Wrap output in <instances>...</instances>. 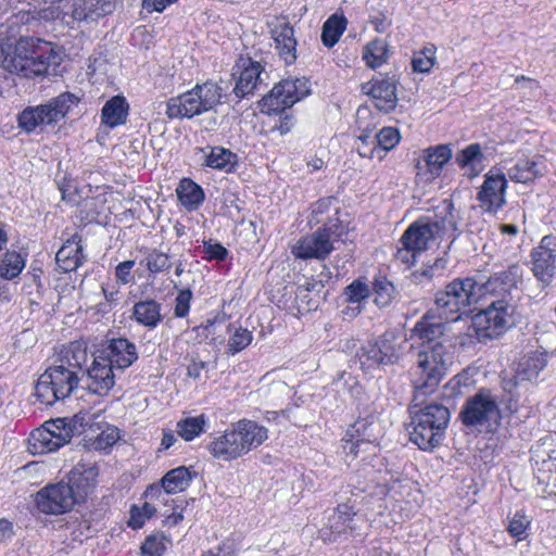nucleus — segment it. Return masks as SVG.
I'll return each mask as SVG.
<instances>
[{"label":"nucleus","mask_w":556,"mask_h":556,"mask_svg":"<svg viewBox=\"0 0 556 556\" xmlns=\"http://www.w3.org/2000/svg\"><path fill=\"white\" fill-rule=\"evenodd\" d=\"M87 344L73 341L64 350L61 364L49 367L41 374L35 386V395L45 405H52L71 395L83 378L87 366Z\"/></svg>","instance_id":"f257e3e1"},{"label":"nucleus","mask_w":556,"mask_h":556,"mask_svg":"<svg viewBox=\"0 0 556 556\" xmlns=\"http://www.w3.org/2000/svg\"><path fill=\"white\" fill-rule=\"evenodd\" d=\"M429 394L414 391L408 408L409 440L426 452H431L443 443L451 420L448 407L435 401L427 402L426 396Z\"/></svg>","instance_id":"f03ea898"},{"label":"nucleus","mask_w":556,"mask_h":556,"mask_svg":"<svg viewBox=\"0 0 556 556\" xmlns=\"http://www.w3.org/2000/svg\"><path fill=\"white\" fill-rule=\"evenodd\" d=\"M456 342L438 341L435 345H418L415 359L414 391L433 393L453 364Z\"/></svg>","instance_id":"7ed1b4c3"},{"label":"nucleus","mask_w":556,"mask_h":556,"mask_svg":"<svg viewBox=\"0 0 556 556\" xmlns=\"http://www.w3.org/2000/svg\"><path fill=\"white\" fill-rule=\"evenodd\" d=\"M61 58L49 41L34 37L17 40L12 55H7L3 66L10 72L24 77L48 74L51 65L58 66Z\"/></svg>","instance_id":"20e7f679"},{"label":"nucleus","mask_w":556,"mask_h":556,"mask_svg":"<svg viewBox=\"0 0 556 556\" xmlns=\"http://www.w3.org/2000/svg\"><path fill=\"white\" fill-rule=\"evenodd\" d=\"M450 203L444 212L434 216H421L412 223L401 236L420 253L427 251L432 242L443 238L454 242L458 237L457 217Z\"/></svg>","instance_id":"39448f33"},{"label":"nucleus","mask_w":556,"mask_h":556,"mask_svg":"<svg viewBox=\"0 0 556 556\" xmlns=\"http://www.w3.org/2000/svg\"><path fill=\"white\" fill-rule=\"evenodd\" d=\"M458 418L471 431L494 434L502 422L497 395L488 388H480L464 402Z\"/></svg>","instance_id":"423d86ee"},{"label":"nucleus","mask_w":556,"mask_h":556,"mask_svg":"<svg viewBox=\"0 0 556 556\" xmlns=\"http://www.w3.org/2000/svg\"><path fill=\"white\" fill-rule=\"evenodd\" d=\"M477 294L475 278H455L444 289L435 292L434 303L430 308L446 323L457 321L470 311L472 304L479 302Z\"/></svg>","instance_id":"0eeeda50"},{"label":"nucleus","mask_w":556,"mask_h":556,"mask_svg":"<svg viewBox=\"0 0 556 556\" xmlns=\"http://www.w3.org/2000/svg\"><path fill=\"white\" fill-rule=\"evenodd\" d=\"M223 88L213 81L197 84L191 90L170 98L165 114L169 119H191L214 110L222 102Z\"/></svg>","instance_id":"6e6552de"},{"label":"nucleus","mask_w":556,"mask_h":556,"mask_svg":"<svg viewBox=\"0 0 556 556\" xmlns=\"http://www.w3.org/2000/svg\"><path fill=\"white\" fill-rule=\"evenodd\" d=\"M405 341L401 340L393 332H384L374 342L363 345L356 353L359 367L364 372L393 365L402 356Z\"/></svg>","instance_id":"1a4fd4ad"},{"label":"nucleus","mask_w":556,"mask_h":556,"mask_svg":"<svg viewBox=\"0 0 556 556\" xmlns=\"http://www.w3.org/2000/svg\"><path fill=\"white\" fill-rule=\"evenodd\" d=\"M311 93L308 79L305 77L286 78L275 84L273 89L258 102L262 113L277 115L285 113Z\"/></svg>","instance_id":"9d476101"},{"label":"nucleus","mask_w":556,"mask_h":556,"mask_svg":"<svg viewBox=\"0 0 556 556\" xmlns=\"http://www.w3.org/2000/svg\"><path fill=\"white\" fill-rule=\"evenodd\" d=\"M516 304L505 301H491L472 319L479 339H494L514 325Z\"/></svg>","instance_id":"9b49d317"},{"label":"nucleus","mask_w":556,"mask_h":556,"mask_svg":"<svg viewBox=\"0 0 556 556\" xmlns=\"http://www.w3.org/2000/svg\"><path fill=\"white\" fill-rule=\"evenodd\" d=\"M523 269L519 264H511L506 269L493 273L485 281L476 280L478 301L490 298L491 301L513 302L514 293L518 292Z\"/></svg>","instance_id":"f8f14e48"},{"label":"nucleus","mask_w":556,"mask_h":556,"mask_svg":"<svg viewBox=\"0 0 556 556\" xmlns=\"http://www.w3.org/2000/svg\"><path fill=\"white\" fill-rule=\"evenodd\" d=\"M381 429L377 416L368 414L358 417L345 431L342 448L348 456L357 457L359 453L369 452L378 446Z\"/></svg>","instance_id":"ddd939ff"},{"label":"nucleus","mask_w":556,"mask_h":556,"mask_svg":"<svg viewBox=\"0 0 556 556\" xmlns=\"http://www.w3.org/2000/svg\"><path fill=\"white\" fill-rule=\"evenodd\" d=\"M531 271L541 288H547L556 277V237L544 236L530 252Z\"/></svg>","instance_id":"4468645a"},{"label":"nucleus","mask_w":556,"mask_h":556,"mask_svg":"<svg viewBox=\"0 0 556 556\" xmlns=\"http://www.w3.org/2000/svg\"><path fill=\"white\" fill-rule=\"evenodd\" d=\"M546 363L544 354L538 352L530 353L519 361L514 377L503 380V390L509 394L507 409L510 413H515L518 409L515 389L523 381L536 379L539 374L545 368Z\"/></svg>","instance_id":"2eb2a0df"},{"label":"nucleus","mask_w":556,"mask_h":556,"mask_svg":"<svg viewBox=\"0 0 556 556\" xmlns=\"http://www.w3.org/2000/svg\"><path fill=\"white\" fill-rule=\"evenodd\" d=\"M453 156L450 144H438L424 149L415 164L416 179L420 184H430L437 179Z\"/></svg>","instance_id":"dca6fc26"},{"label":"nucleus","mask_w":556,"mask_h":556,"mask_svg":"<svg viewBox=\"0 0 556 556\" xmlns=\"http://www.w3.org/2000/svg\"><path fill=\"white\" fill-rule=\"evenodd\" d=\"M36 506L46 515H61L71 510L77 502L64 481L42 488L36 494Z\"/></svg>","instance_id":"f3484780"},{"label":"nucleus","mask_w":556,"mask_h":556,"mask_svg":"<svg viewBox=\"0 0 556 556\" xmlns=\"http://www.w3.org/2000/svg\"><path fill=\"white\" fill-rule=\"evenodd\" d=\"M264 71L262 63L253 60L249 54H241L233 68L232 77L236 80L232 92L241 100L252 96L262 83L261 74Z\"/></svg>","instance_id":"a211bd4d"},{"label":"nucleus","mask_w":556,"mask_h":556,"mask_svg":"<svg viewBox=\"0 0 556 556\" xmlns=\"http://www.w3.org/2000/svg\"><path fill=\"white\" fill-rule=\"evenodd\" d=\"M507 179L503 172L491 168L477 194V200L484 212L497 213L506 204Z\"/></svg>","instance_id":"6ab92c4d"},{"label":"nucleus","mask_w":556,"mask_h":556,"mask_svg":"<svg viewBox=\"0 0 556 556\" xmlns=\"http://www.w3.org/2000/svg\"><path fill=\"white\" fill-rule=\"evenodd\" d=\"M114 369L116 368L110 361L96 351L92 354L91 365L83 372V377H87L86 388L97 395H108L115 386Z\"/></svg>","instance_id":"aec40b11"},{"label":"nucleus","mask_w":556,"mask_h":556,"mask_svg":"<svg viewBox=\"0 0 556 556\" xmlns=\"http://www.w3.org/2000/svg\"><path fill=\"white\" fill-rule=\"evenodd\" d=\"M396 87L393 77L374 78L362 85V92L371 98L377 110L390 113L397 105Z\"/></svg>","instance_id":"412c9836"},{"label":"nucleus","mask_w":556,"mask_h":556,"mask_svg":"<svg viewBox=\"0 0 556 556\" xmlns=\"http://www.w3.org/2000/svg\"><path fill=\"white\" fill-rule=\"evenodd\" d=\"M97 351L121 370L130 367L139 357L136 344L124 337L105 340Z\"/></svg>","instance_id":"4be33fe9"},{"label":"nucleus","mask_w":556,"mask_h":556,"mask_svg":"<svg viewBox=\"0 0 556 556\" xmlns=\"http://www.w3.org/2000/svg\"><path fill=\"white\" fill-rule=\"evenodd\" d=\"M446 323L429 308L412 329V337L420 341L419 345H435L438 341L456 339L446 334Z\"/></svg>","instance_id":"5701e85b"},{"label":"nucleus","mask_w":556,"mask_h":556,"mask_svg":"<svg viewBox=\"0 0 556 556\" xmlns=\"http://www.w3.org/2000/svg\"><path fill=\"white\" fill-rule=\"evenodd\" d=\"M356 511L353 506L346 503L339 504L328 517L326 527L319 530V536L324 542H334L340 535L353 532L355 527Z\"/></svg>","instance_id":"b1692460"},{"label":"nucleus","mask_w":556,"mask_h":556,"mask_svg":"<svg viewBox=\"0 0 556 556\" xmlns=\"http://www.w3.org/2000/svg\"><path fill=\"white\" fill-rule=\"evenodd\" d=\"M333 249L331 241L317 229L311 236L300 239L292 247V254L300 260H325Z\"/></svg>","instance_id":"393cba45"},{"label":"nucleus","mask_w":556,"mask_h":556,"mask_svg":"<svg viewBox=\"0 0 556 556\" xmlns=\"http://www.w3.org/2000/svg\"><path fill=\"white\" fill-rule=\"evenodd\" d=\"M240 445L238 434L231 425L223 433L213 437L206 448L215 459L231 462L244 455Z\"/></svg>","instance_id":"a878e982"},{"label":"nucleus","mask_w":556,"mask_h":556,"mask_svg":"<svg viewBox=\"0 0 556 556\" xmlns=\"http://www.w3.org/2000/svg\"><path fill=\"white\" fill-rule=\"evenodd\" d=\"M271 38L275 41V48L279 58L286 65H291L296 61V39L294 29L287 21H278L270 30Z\"/></svg>","instance_id":"bb28decb"},{"label":"nucleus","mask_w":556,"mask_h":556,"mask_svg":"<svg viewBox=\"0 0 556 556\" xmlns=\"http://www.w3.org/2000/svg\"><path fill=\"white\" fill-rule=\"evenodd\" d=\"M98 470L94 466L77 464L67 475L65 485L72 489L77 504L84 502L94 486Z\"/></svg>","instance_id":"cd10ccee"},{"label":"nucleus","mask_w":556,"mask_h":556,"mask_svg":"<svg viewBox=\"0 0 556 556\" xmlns=\"http://www.w3.org/2000/svg\"><path fill=\"white\" fill-rule=\"evenodd\" d=\"M195 153L202 154V166L225 173H233L238 166V155L220 146L195 148Z\"/></svg>","instance_id":"c85d7f7f"},{"label":"nucleus","mask_w":556,"mask_h":556,"mask_svg":"<svg viewBox=\"0 0 556 556\" xmlns=\"http://www.w3.org/2000/svg\"><path fill=\"white\" fill-rule=\"evenodd\" d=\"M243 454L262 445L268 438V430L254 420L240 419L232 424Z\"/></svg>","instance_id":"c756f323"},{"label":"nucleus","mask_w":556,"mask_h":556,"mask_svg":"<svg viewBox=\"0 0 556 556\" xmlns=\"http://www.w3.org/2000/svg\"><path fill=\"white\" fill-rule=\"evenodd\" d=\"M130 318L148 330L155 329L164 319L162 304L151 298L135 302Z\"/></svg>","instance_id":"7c9ffc66"},{"label":"nucleus","mask_w":556,"mask_h":556,"mask_svg":"<svg viewBox=\"0 0 556 556\" xmlns=\"http://www.w3.org/2000/svg\"><path fill=\"white\" fill-rule=\"evenodd\" d=\"M370 287L363 278H357L348 285L343 290L345 301L350 304L342 311L343 315L356 317L365 308V302L370 296Z\"/></svg>","instance_id":"2f4dec72"},{"label":"nucleus","mask_w":556,"mask_h":556,"mask_svg":"<svg viewBox=\"0 0 556 556\" xmlns=\"http://www.w3.org/2000/svg\"><path fill=\"white\" fill-rule=\"evenodd\" d=\"M129 104L125 97L114 96L101 109V123L109 128H115L127 122Z\"/></svg>","instance_id":"473e14b6"},{"label":"nucleus","mask_w":556,"mask_h":556,"mask_svg":"<svg viewBox=\"0 0 556 556\" xmlns=\"http://www.w3.org/2000/svg\"><path fill=\"white\" fill-rule=\"evenodd\" d=\"M176 193L179 202L188 212L197 211L205 200L203 188L191 178H182L176 188Z\"/></svg>","instance_id":"72a5a7b5"},{"label":"nucleus","mask_w":556,"mask_h":556,"mask_svg":"<svg viewBox=\"0 0 556 556\" xmlns=\"http://www.w3.org/2000/svg\"><path fill=\"white\" fill-rule=\"evenodd\" d=\"M484 159L480 144L470 143L456 154L455 162L468 177L473 178L481 173Z\"/></svg>","instance_id":"f704fd0d"},{"label":"nucleus","mask_w":556,"mask_h":556,"mask_svg":"<svg viewBox=\"0 0 556 556\" xmlns=\"http://www.w3.org/2000/svg\"><path fill=\"white\" fill-rule=\"evenodd\" d=\"M195 475L186 466L176 467L168 470L161 478V486L165 489L167 494L184 492L189 488Z\"/></svg>","instance_id":"c9c22d12"},{"label":"nucleus","mask_w":556,"mask_h":556,"mask_svg":"<svg viewBox=\"0 0 556 556\" xmlns=\"http://www.w3.org/2000/svg\"><path fill=\"white\" fill-rule=\"evenodd\" d=\"M17 125L26 134L34 132L37 128L52 125L43 104L27 106L17 114Z\"/></svg>","instance_id":"e433bc0d"},{"label":"nucleus","mask_w":556,"mask_h":556,"mask_svg":"<svg viewBox=\"0 0 556 556\" xmlns=\"http://www.w3.org/2000/svg\"><path fill=\"white\" fill-rule=\"evenodd\" d=\"M49 432V428L43 425L30 432L28 438V451L34 455H42L54 452L61 447L62 439L58 438Z\"/></svg>","instance_id":"4c0bfd02"},{"label":"nucleus","mask_w":556,"mask_h":556,"mask_svg":"<svg viewBox=\"0 0 556 556\" xmlns=\"http://www.w3.org/2000/svg\"><path fill=\"white\" fill-rule=\"evenodd\" d=\"M79 101V97H77L75 93L66 91L45 103L43 105L51 124L55 125L58 122L63 119L70 110L77 105Z\"/></svg>","instance_id":"58836bf2"},{"label":"nucleus","mask_w":556,"mask_h":556,"mask_svg":"<svg viewBox=\"0 0 556 556\" xmlns=\"http://www.w3.org/2000/svg\"><path fill=\"white\" fill-rule=\"evenodd\" d=\"M507 175L515 182L527 184L542 176L543 173L538 161L529 157H520L508 169Z\"/></svg>","instance_id":"ea45409f"},{"label":"nucleus","mask_w":556,"mask_h":556,"mask_svg":"<svg viewBox=\"0 0 556 556\" xmlns=\"http://www.w3.org/2000/svg\"><path fill=\"white\" fill-rule=\"evenodd\" d=\"M374 294V303L380 307H388L397 295V290L393 282L383 275H376L370 287Z\"/></svg>","instance_id":"a19ab883"},{"label":"nucleus","mask_w":556,"mask_h":556,"mask_svg":"<svg viewBox=\"0 0 556 556\" xmlns=\"http://www.w3.org/2000/svg\"><path fill=\"white\" fill-rule=\"evenodd\" d=\"M348 20L343 14L330 15L321 28V42L327 48H332L346 29Z\"/></svg>","instance_id":"79ce46f5"},{"label":"nucleus","mask_w":556,"mask_h":556,"mask_svg":"<svg viewBox=\"0 0 556 556\" xmlns=\"http://www.w3.org/2000/svg\"><path fill=\"white\" fill-rule=\"evenodd\" d=\"M83 248L78 243L68 240L56 252L55 260L64 271H72L83 263Z\"/></svg>","instance_id":"37998d69"},{"label":"nucleus","mask_w":556,"mask_h":556,"mask_svg":"<svg viewBox=\"0 0 556 556\" xmlns=\"http://www.w3.org/2000/svg\"><path fill=\"white\" fill-rule=\"evenodd\" d=\"M362 58L366 65L372 70L386 64L389 60L387 42L380 38L369 41L363 49Z\"/></svg>","instance_id":"c03bdc74"},{"label":"nucleus","mask_w":556,"mask_h":556,"mask_svg":"<svg viewBox=\"0 0 556 556\" xmlns=\"http://www.w3.org/2000/svg\"><path fill=\"white\" fill-rule=\"evenodd\" d=\"M227 332L229 333L227 353L230 355H236L243 351L253 340V334L250 330L237 326L236 324H229L227 326Z\"/></svg>","instance_id":"a18cd8bd"},{"label":"nucleus","mask_w":556,"mask_h":556,"mask_svg":"<svg viewBox=\"0 0 556 556\" xmlns=\"http://www.w3.org/2000/svg\"><path fill=\"white\" fill-rule=\"evenodd\" d=\"M26 264V258L16 251H7L0 263V277L5 280L16 278Z\"/></svg>","instance_id":"49530a36"},{"label":"nucleus","mask_w":556,"mask_h":556,"mask_svg":"<svg viewBox=\"0 0 556 556\" xmlns=\"http://www.w3.org/2000/svg\"><path fill=\"white\" fill-rule=\"evenodd\" d=\"M207 418L201 414L195 417H186L176 425V431L185 441H192L205 431Z\"/></svg>","instance_id":"de8ad7c7"},{"label":"nucleus","mask_w":556,"mask_h":556,"mask_svg":"<svg viewBox=\"0 0 556 556\" xmlns=\"http://www.w3.org/2000/svg\"><path fill=\"white\" fill-rule=\"evenodd\" d=\"M140 265L146 266L149 275L152 277H156L162 273H167L173 266L169 255L157 249L150 250L146 257L140 262Z\"/></svg>","instance_id":"09e8293b"},{"label":"nucleus","mask_w":556,"mask_h":556,"mask_svg":"<svg viewBox=\"0 0 556 556\" xmlns=\"http://www.w3.org/2000/svg\"><path fill=\"white\" fill-rule=\"evenodd\" d=\"M447 261L444 257H438L433 264L425 265L422 268L410 274L412 282L416 285H425L434 278L443 276Z\"/></svg>","instance_id":"8fccbe9b"},{"label":"nucleus","mask_w":556,"mask_h":556,"mask_svg":"<svg viewBox=\"0 0 556 556\" xmlns=\"http://www.w3.org/2000/svg\"><path fill=\"white\" fill-rule=\"evenodd\" d=\"M172 540L164 532L149 534L141 545L142 556H163Z\"/></svg>","instance_id":"3c124183"},{"label":"nucleus","mask_w":556,"mask_h":556,"mask_svg":"<svg viewBox=\"0 0 556 556\" xmlns=\"http://www.w3.org/2000/svg\"><path fill=\"white\" fill-rule=\"evenodd\" d=\"M375 136L379 153L378 159L380 161L383 160L387 152L394 149L401 140V135L394 127H383L375 134Z\"/></svg>","instance_id":"603ef678"},{"label":"nucleus","mask_w":556,"mask_h":556,"mask_svg":"<svg viewBox=\"0 0 556 556\" xmlns=\"http://www.w3.org/2000/svg\"><path fill=\"white\" fill-rule=\"evenodd\" d=\"M339 208H334L332 216H328L324 223H320L323 226L318 228L323 235H325L333 244L336 241H339L341 237L345 233V226L339 218Z\"/></svg>","instance_id":"864d4df0"},{"label":"nucleus","mask_w":556,"mask_h":556,"mask_svg":"<svg viewBox=\"0 0 556 556\" xmlns=\"http://www.w3.org/2000/svg\"><path fill=\"white\" fill-rule=\"evenodd\" d=\"M435 63V48L428 46L420 51L415 52L412 59V67L414 72L429 73Z\"/></svg>","instance_id":"5fc2aeb1"},{"label":"nucleus","mask_w":556,"mask_h":556,"mask_svg":"<svg viewBox=\"0 0 556 556\" xmlns=\"http://www.w3.org/2000/svg\"><path fill=\"white\" fill-rule=\"evenodd\" d=\"M531 521L521 510L515 513L507 526V532L517 541L526 540L529 535Z\"/></svg>","instance_id":"6e6d98bb"},{"label":"nucleus","mask_w":556,"mask_h":556,"mask_svg":"<svg viewBox=\"0 0 556 556\" xmlns=\"http://www.w3.org/2000/svg\"><path fill=\"white\" fill-rule=\"evenodd\" d=\"M336 201V198L328 197L315 202L312 206L309 224L318 225L324 223L328 216H332L333 210L338 208L337 206H333Z\"/></svg>","instance_id":"4d7b16f0"},{"label":"nucleus","mask_w":556,"mask_h":556,"mask_svg":"<svg viewBox=\"0 0 556 556\" xmlns=\"http://www.w3.org/2000/svg\"><path fill=\"white\" fill-rule=\"evenodd\" d=\"M49 428V432L53 434L54 440L62 439L61 447L71 441L74 437V430L71 429L67 418H56L45 422Z\"/></svg>","instance_id":"13d9d810"},{"label":"nucleus","mask_w":556,"mask_h":556,"mask_svg":"<svg viewBox=\"0 0 556 556\" xmlns=\"http://www.w3.org/2000/svg\"><path fill=\"white\" fill-rule=\"evenodd\" d=\"M229 256V251L219 242H214L212 239L203 240V255L202 258L207 262H225Z\"/></svg>","instance_id":"bf43d9fd"},{"label":"nucleus","mask_w":556,"mask_h":556,"mask_svg":"<svg viewBox=\"0 0 556 556\" xmlns=\"http://www.w3.org/2000/svg\"><path fill=\"white\" fill-rule=\"evenodd\" d=\"M357 140L359 143L357 144L356 150L361 157H368V159L378 157L379 153H378L375 135L372 136L371 134H369L367 131H363L357 137Z\"/></svg>","instance_id":"052dcab7"},{"label":"nucleus","mask_w":556,"mask_h":556,"mask_svg":"<svg viewBox=\"0 0 556 556\" xmlns=\"http://www.w3.org/2000/svg\"><path fill=\"white\" fill-rule=\"evenodd\" d=\"M399 243L400 247L396 250L395 260L408 267L414 266L421 253L402 237Z\"/></svg>","instance_id":"680f3d73"},{"label":"nucleus","mask_w":556,"mask_h":556,"mask_svg":"<svg viewBox=\"0 0 556 556\" xmlns=\"http://www.w3.org/2000/svg\"><path fill=\"white\" fill-rule=\"evenodd\" d=\"M192 291L189 288L179 290L174 306V315L177 318L187 317L190 312Z\"/></svg>","instance_id":"e2e57ef3"},{"label":"nucleus","mask_w":556,"mask_h":556,"mask_svg":"<svg viewBox=\"0 0 556 556\" xmlns=\"http://www.w3.org/2000/svg\"><path fill=\"white\" fill-rule=\"evenodd\" d=\"M337 383H343L354 399L359 400L364 393L362 384L350 372L342 371L337 379Z\"/></svg>","instance_id":"0e129e2a"},{"label":"nucleus","mask_w":556,"mask_h":556,"mask_svg":"<svg viewBox=\"0 0 556 556\" xmlns=\"http://www.w3.org/2000/svg\"><path fill=\"white\" fill-rule=\"evenodd\" d=\"M135 266L134 260H127L119 263L115 267V277L118 283L128 285L134 280L132 268Z\"/></svg>","instance_id":"69168bd1"},{"label":"nucleus","mask_w":556,"mask_h":556,"mask_svg":"<svg viewBox=\"0 0 556 556\" xmlns=\"http://www.w3.org/2000/svg\"><path fill=\"white\" fill-rule=\"evenodd\" d=\"M118 431L115 428H108L102 431L94 441V447L98 450H105L113 446L118 440Z\"/></svg>","instance_id":"338daca9"},{"label":"nucleus","mask_w":556,"mask_h":556,"mask_svg":"<svg viewBox=\"0 0 556 556\" xmlns=\"http://www.w3.org/2000/svg\"><path fill=\"white\" fill-rule=\"evenodd\" d=\"M202 556H238V548L233 541H224L216 547L205 552Z\"/></svg>","instance_id":"774afa93"}]
</instances>
